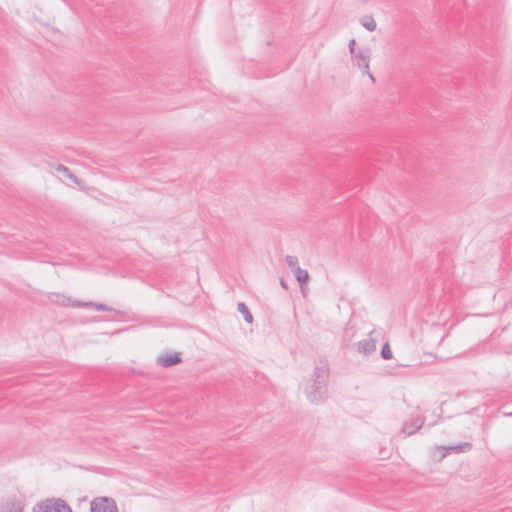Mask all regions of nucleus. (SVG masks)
I'll return each instance as SVG.
<instances>
[{
  "label": "nucleus",
  "mask_w": 512,
  "mask_h": 512,
  "mask_svg": "<svg viewBox=\"0 0 512 512\" xmlns=\"http://www.w3.org/2000/svg\"><path fill=\"white\" fill-rule=\"evenodd\" d=\"M279 282H280V285H281L284 289H287V288H288V287H287V284H286V282L284 281V279H283V278H280V279H279Z\"/></svg>",
  "instance_id": "nucleus-19"
},
{
  "label": "nucleus",
  "mask_w": 512,
  "mask_h": 512,
  "mask_svg": "<svg viewBox=\"0 0 512 512\" xmlns=\"http://www.w3.org/2000/svg\"><path fill=\"white\" fill-rule=\"evenodd\" d=\"M53 297H55L56 299L55 300L53 299L52 301H54L60 305H63V306H68L70 304L72 305L73 301L70 298L65 297L64 295H60V294L56 293V294H53Z\"/></svg>",
  "instance_id": "nucleus-14"
},
{
  "label": "nucleus",
  "mask_w": 512,
  "mask_h": 512,
  "mask_svg": "<svg viewBox=\"0 0 512 512\" xmlns=\"http://www.w3.org/2000/svg\"><path fill=\"white\" fill-rule=\"evenodd\" d=\"M91 512H118L116 502L112 498L101 497L90 504Z\"/></svg>",
  "instance_id": "nucleus-4"
},
{
  "label": "nucleus",
  "mask_w": 512,
  "mask_h": 512,
  "mask_svg": "<svg viewBox=\"0 0 512 512\" xmlns=\"http://www.w3.org/2000/svg\"><path fill=\"white\" fill-rule=\"evenodd\" d=\"M301 289V293L305 296L306 284L309 280L308 271L302 269L301 267H297L296 271L293 272Z\"/></svg>",
  "instance_id": "nucleus-7"
},
{
  "label": "nucleus",
  "mask_w": 512,
  "mask_h": 512,
  "mask_svg": "<svg viewBox=\"0 0 512 512\" xmlns=\"http://www.w3.org/2000/svg\"><path fill=\"white\" fill-rule=\"evenodd\" d=\"M355 39H351L350 42H349V52L351 53L352 56H355L357 54V51L356 48H355Z\"/></svg>",
  "instance_id": "nucleus-18"
},
{
  "label": "nucleus",
  "mask_w": 512,
  "mask_h": 512,
  "mask_svg": "<svg viewBox=\"0 0 512 512\" xmlns=\"http://www.w3.org/2000/svg\"><path fill=\"white\" fill-rule=\"evenodd\" d=\"M472 448V444L470 442H463L454 446L447 447L448 450L454 451L456 453H463L469 451Z\"/></svg>",
  "instance_id": "nucleus-12"
},
{
  "label": "nucleus",
  "mask_w": 512,
  "mask_h": 512,
  "mask_svg": "<svg viewBox=\"0 0 512 512\" xmlns=\"http://www.w3.org/2000/svg\"><path fill=\"white\" fill-rule=\"evenodd\" d=\"M329 367L326 360H320L314 368L311 384L305 389L306 396L311 403H321L327 398V383Z\"/></svg>",
  "instance_id": "nucleus-1"
},
{
  "label": "nucleus",
  "mask_w": 512,
  "mask_h": 512,
  "mask_svg": "<svg viewBox=\"0 0 512 512\" xmlns=\"http://www.w3.org/2000/svg\"><path fill=\"white\" fill-rule=\"evenodd\" d=\"M503 414L506 417H511L512 416V412H504Z\"/></svg>",
  "instance_id": "nucleus-20"
},
{
  "label": "nucleus",
  "mask_w": 512,
  "mask_h": 512,
  "mask_svg": "<svg viewBox=\"0 0 512 512\" xmlns=\"http://www.w3.org/2000/svg\"><path fill=\"white\" fill-rule=\"evenodd\" d=\"M381 356L385 360H390L393 357L392 351L390 349L389 343L386 342L381 349Z\"/></svg>",
  "instance_id": "nucleus-15"
},
{
  "label": "nucleus",
  "mask_w": 512,
  "mask_h": 512,
  "mask_svg": "<svg viewBox=\"0 0 512 512\" xmlns=\"http://www.w3.org/2000/svg\"><path fill=\"white\" fill-rule=\"evenodd\" d=\"M237 310L243 315L247 323L251 324L253 322V316L245 303L239 302L237 305Z\"/></svg>",
  "instance_id": "nucleus-9"
},
{
  "label": "nucleus",
  "mask_w": 512,
  "mask_h": 512,
  "mask_svg": "<svg viewBox=\"0 0 512 512\" xmlns=\"http://www.w3.org/2000/svg\"><path fill=\"white\" fill-rule=\"evenodd\" d=\"M363 27H365L368 31L372 32L376 29V22L371 15H366L360 20Z\"/></svg>",
  "instance_id": "nucleus-11"
},
{
  "label": "nucleus",
  "mask_w": 512,
  "mask_h": 512,
  "mask_svg": "<svg viewBox=\"0 0 512 512\" xmlns=\"http://www.w3.org/2000/svg\"><path fill=\"white\" fill-rule=\"evenodd\" d=\"M424 425V418L417 417L403 424L402 433L407 436L413 435Z\"/></svg>",
  "instance_id": "nucleus-5"
},
{
  "label": "nucleus",
  "mask_w": 512,
  "mask_h": 512,
  "mask_svg": "<svg viewBox=\"0 0 512 512\" xmlns=\"http://www.w3.org/2000/svg\"><path fill=\"white\" fill-rule=\"evenodd\" d=\"M286 263L288 267L294 272L296 271L297 267H300L298 265V258L293 255H286L285 257Z\"/></svg>",
  "instance_id": "nucleus-13"
},
{
  "label": "nucleus",
  "mask_w": 512,
  "mask_h": 512,
  "mask_svg": "<svg viewBox=\"0 0 512 512\" xmlns=\"http://www.w3.org/2000/svg\"><path fill=\"white\" fill-rule=\"evenodd\" d=\"M92 308L98 310V311H112L113 309L108 307L105 304L102 303H96L94 302V305H92Z\"/></svg>",
  "instance_id": "nucleus-16"
},
{
  "label": "nucleus",
  "mask_w": 512,
  "mask_h": 512,
  "mask_svg": "<svg viewBox=\"0 0 512 512\" xmlns=\"http://www.w3.org/2000/svg\"><path fill=\"white\" fill-rule=\"evenodd\" d=\"M92 305H94V302H82V301H73L72 302V306H76V307H91L92 308Z\"/></svg>",
  "instance_id": "nucleus-17"
},
{
  "label": "nucleus",
  "mask_w": 512,
  "mask_h": 512,
  "mask_svg": "<svg viewBox=\"0 0 512 512\" xmlns=\"http://www.w3.org/2000/svg\"><path fill=\"white\" fill-rule=\"evenodd\" d=\"M376 344L373 339H363L357 342V351L359 353L367 354L375 351Z\"/></svg>",
  "instance_id": "nucleus-8"
},
{
  "label": "nucleus",
  "mask_w": 512,
  "mask_h": 512,
  "mask_svg": "<svg viewBox=\"0 0 512 512\" xmlns=\"http://www.w3.org/2000/svg\"><path fill=\"white\" fill-rule=\"evenodd\" d=\"M180 353L164 354L158 357V364L163 367H171L181 362Z\"/></svg>",
  "instance_id": "nucleus-6"
},
{
  "label": "nucleus",
  "mask_w": 512,
  "mask_h": 512,
  "mask_svg": "<svg viewBox=\"0 0 512 512\" xmlns=\"http://www.w3.org/2000/svg\"><path fill=\"white\" fill-rule=\"evenodd\" d=\"M370 55L366 51L359 49L355 56H352V63L354 66L362 70L363 74L368 75L372 83L375 82L374 76L369 71Z\"/></svg>",
  "instance_id": "nucleus-3"
},
{
  "label": "nucleus",
  "mask_w": 512,
  "mask_h": 512,
  "mask_svg": "<svg viewBox=\"0 0 512 512\" xmlns=\"http://www.w3.org/2000/svg\"><path fill=\"white\" fill-rule=\"evenodd\" d=\"M34 512H72L70 506L62 499H47L38 503L34 508Z\"/></svg>",
  "instance_id": "nucleus-2"
},
{
  "label": "nucleus",
  "mask_w": 512,
  "mask_h": 512,
  "mask_svg": "<svg viewBox=\"0 0 512 512\" xmlns=\"http://www.w3.org/2000/svg\"><path fill=\"white\" fill-rule=\"evenodd\" d=\"M56 171L62 173L65 177L69 178L75 184L79 183L78 178L71 172V170L63 164H59L56 167Z\"/></svg>",
  "instance_id": "nucleus-10"
}]
</instances>
